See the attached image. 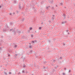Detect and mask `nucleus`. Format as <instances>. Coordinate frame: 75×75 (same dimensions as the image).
Wrapping results in <instances>:
<instances>
[{
    "label": "nucleus",
    "instance_id": "nucleus-1",
    "mask_svg": "<svg viewBox=\"0 0 75 75\" xmlns=\"http://www.w3.org/2000/svg\"><path fill=\"white\" fill-rule=\"evenodd\" d=\"M3 32H6V31H8L9 30V31L11 32L13 30V28H12L10 29V28L7 29V28H5L3 29Z\"/></svg>",
    "mask_w": 75,
    "mask_h": 75
},
{
    "label": "nucleus",
    "instance_id": "nucleus-2",
    "mask_svg": "<svg viewBox=\"0 0 75 75\" xmlns=\"http://www.w3.org/2000/svg\"><path fill=\"white\" fill-rule=\"evenodd\" d=\"M45 13V10H44L42 9L41 10V14H42V15H44V13Z\"/></svg>",
    "mask_w": 75,
    "mask_h": 75
},
{
    "label": "nucleus",
    "instance_id": "nucleus-3",
    "mask_svg": "<svg viewBox=\"0 0 75 75\" xmlns=\"http://www.w3.org/2000/svg\"><path fill=\"white\" fill-rule=\"evenodd\" d=\"M21 58V59H22L23 62H24V61H25V57H23V56H22Z\"/></svg>",
    "mask_w": 75,
    "mask_h": 75
},
{
    "label": "nucleus",
    "instance_id": "nucleus-4",
    "mask_svg": "<svg viewBox=\"0 0 75 75\" xmlns=\"http://www.w3.org/2000/svg\"><path fill=\"white\" fill-rule=\"evenodd\" d=\"M32 2H33V5H31L32 6H34V5H35V4L34 3H35V0H32Z\"/></svg>",
    "mask_w": 75,
    "mask_h": 75
},
{
    "label": "nucleus",
    "instance_id": "nucleus-5",
    "mask_svg": "<svg viewBox=\"0 0 75 75\" xmlns=\"http://www.w3.org/2000/svg\"><path fill=\"white\" fill-rule=\"evenodd\" d=\"M49 3H51V4H53V3H54V1H53V0L50 1H49Z\"/></svg>",
    "mask_w": 75,
    "mask_h": 75
},
{
    "label": "nucleus",
    "instance_id": "nucleus-6",
    "mask_svg": "<svg viewBox=\"0 0 75 75\" xmlns=\"http://www.w3.org/2000/svg\"><path fill=\"white\" fill-rule=\"evenodd\" d=\"M12 33H13V34L14 35H16V31H14V30H13L12 31Z\"/></svg>",
    "mask_w": 75,
    "mask_h": 75
},
{
    "label": "nucleus",
    "instance_id": "nucleus-7",
    "mask_svg": "<svg viewBox=\"0 0 75 75\" xmlns=\"http://www.w3.org/2000/svg\"><path fill=\"white\" fill-rule=\"evenodd\" d=\"M63 16L64 17V19H65L66 18V15L65 14H63Z\"/></svg>",
    "mask_w": 75,
    "mask_h": 75
},
{
    "label": "nucleus",
    "instance_id": "nucleus-8",
    "mask_svg": "<svg viewBox=\"0 0 75 75\" xmlns=\"http://www.w3.org/2000/svg\"><path fill=\"white\" fill-rule=\"evenodd\" d=\"M41 3L42 4H44V1H41Z\"/></svg>",
    "mask_w": 75,
    "mask_h": 75
},
{
    "label": "nucleus",
    "instance_id": "nucleus-9",
    "mask_svg": "<svg viewBox=\"0 0 75 75\" xmlns=\"http://www.w3.org/2000/svg\"><path fill=\"white\" fill-rule=\"evenodd\" d=\"M10 25H13V23L11 22L10 23Z\"/></svg>",
    "mask_w": 75,
    "mask_h": 75
},
{
    "label": "nucleus",
    "instance_id": "nucleus-10",
    "mask_svg": "<svg viewBox=\"0 0 75 75\" xmlns=\"http://www.w3.org/2000/svg\"><path fill=\"white\" fill-rule=\"evenodd\" d=\"M25 19V18H22L21 20V21H24Z\"/></svg>",
    "mask_w": 75,
    "mask_h": 75
},
{
    "label": "nucleus",
    "instance_id": "nucleus-11",
    "mask_svg": "<svg viewBox=\"0 0 75 75\" xmlns=\"http://www.w3.org/2000/svg\"><path fill=\"white\" fill-rule=\"evenodd\" d=\"M30 52L31 53H33V51L32 50H30V52Z\"/></svg>",
    "mask_w": 75,
    "mask_h": 75
},
{
    "label": "nucleus",
    "instance_id": "nucleus-12",
    "mask_svg": "<svg viewBox=\"0 0 75 75\" xmlns=\"http://www.w3.org/2000/svg\"><path fill=\"white\" fill-rule=\"evenodd\" d=\"M54 69H57L58 67V66H57V67H56V66H54Z\"/></svg>",
    "mask_w": 75,
    "mask_h": 75
},
{
    "label": "nucleus",
    "instance_id": "nucleus-13",
    "mask_svg": "<svg viewBox=\"0 0 75 75\" xmlns=\"http://www.w3.org/2000/svg\"><path fill=\"white\" fill-rule=\"evenodd\" d=\"M33 30V28L30 27V30Z\"/></svg>",
    "mask_w": 75,
    "mask_h": 75
},
{
    "label": "nucleus",
    "instance_id": "nucleus-14",
    "mask_svg": "<svg viewBox=\"0 0 75 75\" xmlns=\"http://www.w3.org/2000/svg\"><path fill=\"white\" fill-rule=\"evenodd\" d=\"M33 10L34 11H36V10H35V8L33 7Z\"/></svg>",
    "mask_w": 75,
    "mask_h": 75
},
{
    "label": "nucleus",
    "instance_id": "nucleus-15",
    "mask_svg": "<svg viewBox=\"0 0 75 75\" xmlns=\"http://www.w3.org/2000/svg\"><path fill=\"white\" fill-rule=\"evenodd\" d=\"M17 33H18V34H20V33H21V31H18L17 32Z\"/></svg>",
    "mask_w": 75,
    "mask_h": 75
},
{
    "label": "nucleus",
    "instance_id": "nucleus-16",
    "mask_svg": "<svg viewBox=\"0 0 75 75\" xmlns=\"http://www.w3.org/2000/svg\"><path fill=\"white\" fill-rule=\"evenodd\" d=\"M66 23V21L63 22H62V24H65V23Z\"/></svg>",
    "mask_w": 75,
    "mask_h": 75
},
{
    "label": "nucleus",
    "instance_id": "nucleus-17",
    "mask_svg": "<svg viewBox=\"0 0 75 75\" xmlns=\"http://www.w3.org/2000/svg\"><path fill=\"white\" fill-rule=\"evenodd\" d=\"M30 52H27V54L28 55H29V54H30Z\"/></svg>",
    "mask_w": 75,
    "mask_h": 75
},
{
    "label": "nucleus",
    "instance_id": "nucleus-18",
    "mask_svg": "<svg viewBox=\"0 0 75 75\" xmlns=\"http://www.w3.org/2000/svg\"><path fill=\"white\" fill-rule=\"evenodd\" d=\"M50 6H46V8H49V7H50Z\"/></svg>",
    "mask_w": 75,
    "mask_h": 75
},
{
    "label": "nucleus",
    "instance_id": "nucleus-19",
    "mask_svg": "<svg viewBox=\"0 0 75 75\" xmlns=\"http://www.w3.org/2000/svg\"><path fill=\"white\" fill-rule=\"evenodd\" d=\"M52 10H54V6H52Z\"/></svg>",
    "mask_w": 75,
    "mask_h": 75
},
{
    "label": "nucleus",
    "instance_id": "nucleus-20",
    "mask_svg": "<svg viewBox=\"0 0 75 75\" xmlns=\"http://www.w3.org/2000/svg\"><path fill=\"white\" fill-rule=\"evenodd\" d=\"M19 9H21V6H19Z\"/></svg>",
    "mask_w": 75,
    "mask_h": 75
},
{
    "label": "nucleus",
    "instance_id": "nucleus-21",
    "mask_svg": "<svg viewBox=\"0 0 75 75\" xmlns=\"http://www.w3.org/2000/svg\"><path fill=\"white\" fill-rule=\"evenodd\" d=\"M43 69H47V68L45 67V66L43 67Z\"/></svg>",
    "mask_w": 75,
    "mask_h": 75
},
{
    "label": "nucleus",
    "instance_id": "nucleus-22",
    "mask_svg": "<svg viewBox=\"0 0 75 75\" xmlns=\"http://www.w3.org/2000/svg\"><path fill=\"white\" fill-rule=\"evenodd\" d=\"M6 28H7H7H9L8 29H9V28H10L8 27V25H6Z\"/></svg>",
    "mask_w": 75,
    "mask_h": 75
},
{
    "label": "nucleus",
    "instance_id": "nucleus-23",
    "mask_svg": "<svg viewBox=\"0 0 75 75\" xmlns=\"http://www.w3.org/2000/svg\"><path fill=\"white\" fill-rule=\"evenodd\" d=\"M17 47V45H14V47H15V48H16Z\"/></svg>",
    "mask_w": 75,
    "mask_h": 75
},
{
    "label": "nucleus",
    "instance_id": "nucleus-24",
    "mask_svg": "<svg viewBox=\"0 0 75 75\" xmlns=\"http://www.w3.org/2000/svg\"><path fill=\"white\" fill-rule=\"evenodd\" d=\"M43 62L45 64H46V63H47V62H46V61H45L44 62Z\"/></svg>",
    "mask_w": 75,
    "mask_h": 75
},
{
    "label": "nucleus",
    "instance_id": "nucleus-25",
    "mask_svg": "<svg viewBox=\"0 0 75 75\" xmlns=\"http://www.w3.org/2000/svg\"><path fill=\"white\" fill-rule=\"evenodd\" d=\"M4 74H5V75H7V74L6 72H4Z\"/></svg>",
    "mask_w": 75,
    "mask_h": 75
},
{
    "label": "nucleus",
    "instance_id": "nucleus-26",
    "mask_svg": "<svg viewBox=\"0 0 75 75\" xmlns=\"http://www.w3.org/2000/svg\"><path fill=\"white\" fill-rule=\"evenodd\" d=\"M31 37H32V38H33V34H31Z\"/></svg>",
    "mask_w": 75,
    "mask_h": 75
},
{
    "label": "nucleus",
    "instance_id": "nucleus-27",
    "mask_svg": "<svg viewBox=\"0 0 75 75\" xmlns=\"http://www.w3.org/2000/svg\"><path fill=\"white\" fill-rule=\"evenodd\" d=\"M59 59H62V57H60V58H59Z\"/></svg>",
    "mask_w": 75,
    "mask_h": 75
},
{
    "label": "nucleus",
    "instance_id": "nucleus-28",
    "mask_svg": "<svg viewBox=\"0 0 75 75\" xmlns=\"http://www.w3.org/2000/svg\"><path fill=\"white\" fill-rule=\"evenodd\" d=\"M30 48H32V46H30L29 47Z\"/></svg>",
    "mask_w": 75,
    "mask_h": 75
},
{
    "label": "nucleus",
    "instance_id": "nucleus-29",
    "mask_svg": "<svg viewBox=\"0 0 75 75\" xmlns=\"http://www.w3.org/2000/svg\"><path fill=\"white\" fill-rule=\"evenodd\" d=\"M25 64H24V65H23V68H25Z\"/></svg>",
    "mask_w": 75,
    "mask_h": 75
},
{
    "label": "nucleus",
    "instance_id": "nucleus-30",
    "mask_svg": "<svg viewBox=\"0 0 75 75\" xmlns=\"http://www.w3.org/2000/svg\"><path fill=\"white\" fill-rule=\"evenodd\" d=\"M23 73H25V71H22Z\"/></svg>",
    "mask_w": 75,
    "mask_h": 75
},
{
    "label": "nucleus",
    "instance_id": "nucleus-31",
    "mask_svg": "<svg viewBox=\"0 0 75 75\" xmlns=\"http://www.w3.org/2000/svg\"><path fill=\"white\" fill-rule=\"evenodd\" d=\"M14 2L15 3H17V1H14Z\"/></svg>",
    "mask_w": 75,
    "mask_h": 75
},
{
    "label": "nucleus",
    "instance_id": "nucleus-32",
    "mask_svg": "<svg viewBox=\"0 0 75 75\" xmlns=\"http://www.w3.org/2000/svg\"><path fill=\"white\" fill-rule=\"evenodd\" d=\"M10 54H8V57H10Z\"/></svg>",
    "mask_w": 75,
    "mask_h": 75
},
{
    "label": "nucleus",
    "instance_id": "nucleus-33",
    "mask_svg": "<svg viewBox=\"0 0 75 75\" xmlns=\"http://www.w3.org/2000/svg\"><path fill=\"white\" fill-rule=\"evenodd\" d=\"M48 22H49V23H50L51 22V21H49Z\"/></svg>",
    "mask_w": 75,
    "mask_h": 75
},
{
    "label": "nucleus",
    "instance_id": "nucleus-34",
    "mask_svg": "<svg viewBox=\"0 0 75 75\" xmlns=\"http://www.w3.org/2000/svg\"><path fill=\"white\" fill-rule=\"evenodd\" d=\"M17 31H18V30H16L15 31V32L16 33H17Z\"/></svg>",
    "mask_w": 75,
    "mask_h": 75
},
{
    "label": "nucleus",
    "instance_id": "nucleus-35",
    "mask_svg": "<svg viewBox=\"0 0 75 75\" xmlns=\"http://www.w3.org/2000/svg\"><path fill=\"white\" fill-rule=\"evenodd\" d=\"M30 30H28V33H30Z\"/></svg>",
    "mask_w": 75,
    "mask_h": 75
},
{
    "label": "nucleus",
    "instance_id": "nucleus-36",
    "mask_svg": "<svg viewBox=\"0 0 75 75\" xmlns=\"http://www.w3.org/2000/svg\"><path fill=\"white\" fill-rule=\"evenodd\" d=\"M15 55H16V57H17V55H18V54H16Z\"/></svg>",
    "mask_w": 75,
    "mask_h": 75
},
{
    "label": "nucleus",
    "instance_id": "nucleus-37",
    "mask_svg": "<svg viewBox=\"0 0 75 75\" xmlns=\"http://www.w3.org/2000/svg\"><path fill=\"white\" fill-rule=\"evenodd\" d=\"M32 42L33 43H34V42H35V41H32Z\"/></svg>",
    "mask_w": 75,
    "mask_h": 75
},
{
    "label": "nucleus",
    "instance_id": "nucleus-38",
    "mask_svg": "<svg viewBox=\"0 0 75 75\" xmlns=\"http://www.w3.org/2000/svg\"><path fill=\"white\" fill-rule=\"evenodd\" d=\"M62 75H65V73H62Z\"/></svg>",
    "mask_w": 75,
    "mask_h": 75
},
{
    "label": "nucleus",
    "instance_id": "nucleus-39",
    "mask_svg": "<svg viewBox=\"0 0 75 75\" xmlns=\"http://www.w3.org/2000/svg\"><path fill=\"white\" fill-rule=\"evenodd\" d=\"M52 20H54V17H52Z\"/></svg>",
    "mask_w": 75,
    "mask_h": 75
},
{
    "label": "nucleus",
    "instance_id": "nucleus-40",
    "mask_svg": "<svg viewBox=\"0 0 75 75\" xmlns=\"http://www.w3.org/2000/svg\"><path fill=\"white\" fill-rule=\"evenodd\" d=\"M41 28H42L41 27H40L39 28V29H40V30L41 29Z\"/></svg>",
    "mask_w": 75,
    "mask_h": 75
},
{
    "label": "nucleus",
    "instance_id": "nucleus-41",
    "mask_svg": "<svg viewBox=\"0 0 75 75\" xmlns=\"http://www.w3.org/2000/svg\"><path fill=\"white\" fill-rule=\"evenodd\" d=\"M16 12L18 14V13H19V12H18V11H16Z\"/></svg>",
    "mask_w": 75,
    "mask_h": 75
},
{
    "label": "nucleus",
    "instance_id": "nucleus-42",
    "mask_svg": "<svg viewBox=\"0 0 75 75\" xmlns=\"http://www.w3.org/2000/svg\"><path fill=\"white\" fill-rule=\"evenodd\" d=\"M53 61L54 62H55L56 61V60H53Z\"/></svg>",
    "mask_w": 75,
    "mask_h": 75
},
{
    "label": "nucleus",
    "instance_id": "nucleus-43",
    "mask_svg": "<svg viewBox=\"0 0 75 75\" xmlns=\"http://www.w3.org/2000/svg\"><path fill=\"white\" fill-rule=\"evenodd\" d=\"M60 4H61V5H62V4H63L61 3H60Z\"/></svg>",
    "mask_w": 75,
    "mask_h": 75
},
{
    "label": "nucleus",
    "instance_id": "nucleus-44",
    "mask_svg": "<svg viewBox=\"0 0 75 75\" xmlns=\"http://www.w3.org/2000/svg\"><path fill=\"white\" fill-rule=\"evenodd\" d=\"M59 62L60 63V64H61V63H62V62H61L60 61H59Z\"/></svg>",
    "mask_w": 75,
    "mask_h": 75
},
{
    "label": "nucleus",
    "instance_id": "nucleus-45",
    "mask_svg": "<svg viewBox=\"0 0 75 75\" xmlns=\"http://www.w3.org/2000/svg\"><path fill=\"white\" fill-rule=\"evenodd\" d=\"M1 38H3V36H1Z\"/></svg>",
    "mask_w": 75,
    "mask_h": 75
},
{
    "label": "nucleus",
    "instance_id": "nucleus-46",
    "mask_svg": "<svg viewBox=\"0 0 75 75\" xmlns=\"http://www.w3.org/2000/svg\"><path fill=\"white\" fill-rule=\"evenodd\" d=\"M35 33H38V31H35Z\"/></svg>",
    "mask_w": 75,
    "mask_h": 75
},
{
    "label": "nucleus",
    "instance_id": "nucleus-47",
    "mask_svg": "<svg viewBox=\"0 0 75 75\" xmlns=\"http://www.w3.org/2000/svg\"><path fill=\"white\" fill-rule=\"evenodd\" d=\"M16 30V28H15L14 29L13 31H15Z\"/></svg>",
    "mask_w": 75,
    "mask_h": 75
},
{
    "label": "nucleus",
    "instance_id": "nucleus-48",
    "mask_svg": "<svg viewBox=\"0 0 75 75\" xmlns=\"http://www.w3.org/2000/svg\"><path fill=\"white\" fill-rule=\"evenodd\" d=\"M9 74H11V72H9Z\"/></svg>",
    "mask_w": 75,
    "mask_h": 75
},
{
    "label": "nucleus",
    "instance_id": "nucleus-49",
    "mask_svg": "<svg viewBox=\"0 0 75 75\" xmlns=\"http://www.w3.org/2000/svg\"><path fill=\"white\" fill-rule=\"evenodd\" d=\"M68 31H69V30H67V33H68Z\"/></svg>",
    "mask_w": 75,
    "mask_h": 75
},
{
    "label": "nucleus",
    "instance_id": "nucleus-50",
    "mask_svg": "<svg viewBox=\"0 0 75 75\" xmlns=\"http://www.w3.org/2000/svg\"><path fill=\"white\" fill-rule=\"evenodd\" d=\"M21 4H19V6H21Z\"/></svg>",
    "mask_w": 75,
    "mask_h": 75
},
{
    "label": "nucleus",
    "instance_id": "nucleus-51",
    "mask_svg": "<svg viewBox=\"0 0 75 75\" xmlns=\"http://www.w3.org/2000/svg\"><path fill=\"white\" fill-rule=\"evenodd\" d=\"M49 42H51V41L50 40H49Z\"/></svg>",
    "mask_w": 75,
    "mask_h": 75
},
{
    "label": "nucleus",
    "instance_id": "nucleus-52",
    "mask_svg": "<svg viewBox=\"0 0 75 75\" xmlns=\"http://www.w3.org/2000/svg\"><path fill=\"white\" fill-rule=\"evenodd\" d=\"M11 15H12L11 13H10V16H11Z\"/></svg>",
    "mask_w": 75,
    "mask_h": 75
},
{
    "label": "nucleus",
    "instance_id": "nucleus-53",
    "mask_svg": "<svg viewBox=\"0 0 75 75\" xmlns=\"http://www.w3.org/2000/svg\"><path fill=\"white\" fill-rule=\"evenodd\" d=\"M1 8V6L0 5V8Z\"/></svg>",
    "mask_w": 75,
    "mask_h": 75
},
{
    "label": "nucleus",
    "instance_id": "nucleus-54",
    "mask_svg": "<svg viewBox=\"0 0 75 75\" xmlns=\"http://www.w3.org/2000/svg\"><path fill=\"white\" fill-rule=\"evenodd\" d=\"M48 52H51V51H48Z\"/></svg>",
    "mask_w": 75,
    "mask_h": 75
},
{
    "label": "nucleus",
    "instance_id": "nucleus-55",
    "mask_svg": "<svg viewBox=\"0 0 75 75\" xmlns=\"http://www.w3.org/2000/svg\"><path fill=\"white\" fill-rule=\"evenodd\" d=\"M64 69L65 70H66L67 69H66V68H64Z\"/></svg>",
    "mask_w": 75,
    "mask_h": 75
},
{
    "label": "nucleus",
    "instance_id": "nucleus-56",
    "mask_svg": "<svg viewBox=\"0 0 75 75\" xmlns=\"http://www.w3.org/2000/svg\"><path fill=\"white\" fill-rule=\"evenodd\" d=\"M66 1H68V0H66Z\"/></svg>",
    "mask_w": 75,
    "mask_h": 75
},
{
    "label": "nucleus",
    "instance_id": "nucleus-57",
    "mask_svg": "<svg viewBox=\"0 0 75 75\" xmlns=\"http://www.w3.org/2000/svg\"><path fill=\"white\" fill-rule=\"evenodd\" d=\"M0 50H1V47H0Z\"/></svg>",
    "mask_w": 75,
    "mask_h": 75
},
{
    "label": "nucleus",
    "instance_id": "nucleus-58",
    "mask_svg": "<svg viewBox=\"0 0 75 75\" xmlns=\"http://www.w3.org/2000/svg\"><path fill=\"white\" fill-rule=\"evenodd\" d=\"M63 45H64V46L65 45V43H64V44H63Z\"/></svg>",
    "mask_w": 75,
    "mask_h": 75
},
{
    "label": "nucleus",
    "instance_id": "nucleus-59",
    "mask_svg": "<svg viewBox=\"0 0 75 75\" xmlns=\"http://www.w3.org/2000/svg\"><path fill=\"white\" fill-rule=\"evenodd\" d=\"M59 59H58L57 60L58 61H59Z\"/></svg>",
    "mask_w": 75,
    "mask_h": 75
},
{
    "label": "nucleus",
    "instance_id": "nucleus-60",
    "mask_svg": "<svg viewBox=\"0 0 75 75\" xmlns=\"http://www.w3.org/2000/svg\"><path fill=\"white\" fill-rule=\"evenodd\" d=\"M41 24L42 25L43 24V22H42V23H41Z\"/></svg>",
    "mask_w": 75,
    "mask_h": 75
},
{
    "label": "nucleus",
    "instance_id": "nucleus-61",
    "mask_svg": "<svg viewBox=\"0 0 75 75\" xmlns=\"http://www.w3.org/2000/svg\"><path fill=\"white\" fill-rule=\"evenodd\" d=\"M13 15H14L15 14V13L14 12L13 13Z\"/></svg>",
    "mask_w": 75,
    "mask_h": 75
},
{
    "label": "nucleus",
    "instance_id": "nucleus-62",
    "mask_svg": "<svg viewBox=\"0 0 75 75\" xmlns=\"http://www.w3.org/2000/svg\"><path fill=\"white\" fill-rule=\"evenodd\" d=\"M71 72V70H69V73H70V72Z\"/></svg>",
    "mask_w": 75,
    "mask_h": 75
},
{
    "label": "nucleus",
    "instance_id": "nucleus-63",
    "mask_svg": "<svg viewBox=\"0 0 75 75\" xmlns=\"http://www.w3.org/2000/svg\"><path fill=\"white\" fill-rule=\"evenodd\" d=\"M35 42H36L37 41L36 40H35V41H34Z\"/></svg>",
    "mask_w": 75,
    "mask_h": 75
},
{
    "label": "nucleus",
    "instance_id": "nucleus-64",
    "mask_svg": "<svg viewBox=\"0 0 75 75\" xmlns=\"http://www.w3.org/2000/svg\"><path fill=\"white\" fill-rule=\"evenodd\" d=\"M53 17H55V15H53Z\"/></svg>",
    "mask_w": 75,
    "mask_h": 75
}]
</instances>
